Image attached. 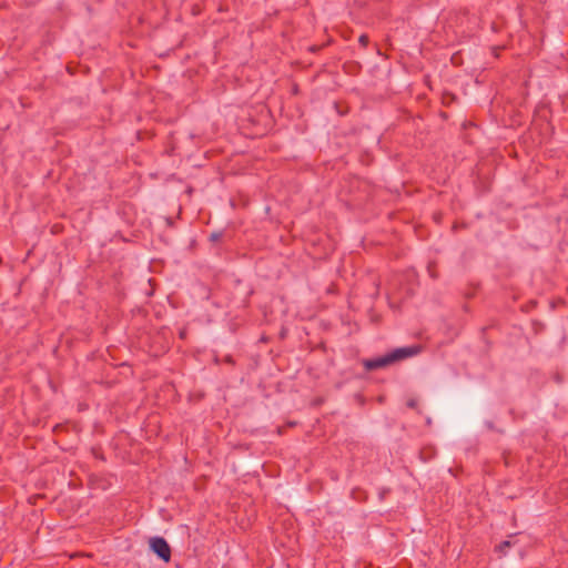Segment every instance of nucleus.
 Returning a JSON list of instances; mask_svg holds the SVG:
<instances>
[{
  "instance_id": "obj_6",
  "label": "nucleus",
  "mask_w": 568,
  "mask_h": 568,
  "mask_svg": "<svg viewBox=\"0 0 568 568\" xmlns=\"http://www.w3.org/2000/svg\"><path fill=\"white\" fill-rule=\"evenodd\" d=\"M221 237H222V233H221V232H213V233L210 235V240H211L212 242H217Z\"/></svg>"
},
{
  "instance_id": "obj_3",
  "label": "nucleus",
  "mask_w": 568,
  "mask_h": 568,
  "mask_svg": "<svg viewBox=\"0 0 568 568\" xmlns=\"http://www.w3.org/2000/svg\"><path fill=\"white\" fill-rule=\"evenodd\" d=\"M511 546V542L509 540H505L503 542L499 544V546L497 547V549L500 551V552H504L506 551V548H509Z\"/></svg>"
},
{
  "instance_id": "obj_4",
  "label": "nucleus",
  "mask_w": 568,
  "mask_h": 568,
  "mask_svg": "<svg viewBox=\"0 0 568 568\" xmlns=\"http://www.w3.org/2000/svg\"><path fill=\"white\" fill-rule=\"evenodd\" d=\"M427 272L429 274V276L432 278H436L437 277V273L435 271V265L433 263H429L428 266H427Z\"/></svg>"
},
{
  "instance_id": "obj_5",
  "label": "nucleus",
  "mask_w": 568,
  "mask_h": 568,
  "mask_svg": "<svg viewBox=\"0 0 568 568\" xmlns=\"http://www.w3.org/2000/svg\"><path fill=\"white\" fill-rule=\"evenodd\" d=\"M368 37L366 34H362L358 39V42L361 43L362 47H366L368 44Z\"/></svg>"
},
{
  "instance_id": "obj_1",
  "label": "nucleus",
  "mask_w": 568,
  "mask_h": 568,
  "mask_svg": "<svg viewBox=\"0 0 568 568\" xmlns=\"http://www.w3.org/2000/svg\"><path fill=\"white\" fill-rule=\"evenodd\" d=\"M418 346L400 347L392 351L390 353L372 359H365L363 362L366 371H375L378 368L386 367L402 359L408 358L419 353Z\"/></svg>"
},
{
  "instance_id": "obj_7",
  "label": "nucleus",
  "mask_w": 568,
  "mask_h": 568,
  "mask_svg": "<svg viewBox=\"0 0 568 568\" xmlns=\"http://www.w3.org/2000/svg\"><path fill=\"white\" fill-rule=\"evenodd\" d=\"M407 405L412 408H414L416 406V402L414 399H410Z\"/></svg>"
},
{
  "instance_id": "obj_2",
  "label": "nucleus",
  "mask_w": 568,
  "mask_h": 568,
  "mask_svg": "<svg viewBox=\"0 0 568 568\" xmlns=\"http://www.w3.org/2000/svg\"><path fill=\"white\" fill-rule=\"evenodd\" d=\"M150 547L159 558L169 562L171 559V548L168 541L162 537H153L150 539Z\"/></svg>"
}]
</instances>
